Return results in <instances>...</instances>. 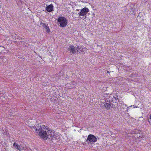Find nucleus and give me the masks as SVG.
Here are the masks:
<instances>
[{"label":"nucleus","mask_w":151,"mask_h":151,"mask_svg":"<svg viewBox=\"0 0 151 151\" xmlns=\"http://www.w3.org/2000/svg\"><path fill=\"white\" fill-rule=\"evenodd\" d=\"M32 129L35 130V132L40 138L44 140L47 139L49 136L50 137L51 139L55 134L54 131L51 130L48 126L42 125L33 127Z\"/></svg>","instance_id":"f257e3e1"},{"label":"nucleus","mask_w":151,"mask_h":151,"mask_svg":"<svg viewBox=\"0 0 151 151\" xmlns=\"http://www.w3.org/2000/svg\"><path fill=\"white\" fill-rule=\"evenodd\" d=\"M113 96V95H109L108 98L105 99V101L106 104H104V106L107 110L116 107L115 105L111 103V100Z\"/></svg>","instance_id":"f03ea898"},{"label":"nucleus","mask_w":151,"mask_h":151,"mask_svg":"<svg viewBox=\"0 0 151 151\" xmlns=\"http://www.w3.org/2000/svg\"><path fill=\"white\" fill-rule=\"evenodd\" d=\"M56 20L57 22V24L58 25H59V26L61 27H65L68 24L67 19L65 17H59Z\"/></svg>","instance_id":"7ed1b4c3"},{"label":"nucleus","mask_w":151,"mask_h":151,"mask_svg":"<svg viewBox=\"0 0 151 151\" xmlns=\"http://www.w3.org/2000/svg\"><path fill=\"white\" fill-rule=\"evenodd\" d=\"M89 12L88 9L86 7H84L81 10V11L78 13L79 16L85 17L84 19L86 18V15Z\"/></svg>","instance_id":"20e7f679"},{"label":"nucleus","mask_w":151,"mask_h":151,"mask_svg":"<svg viewBox=\"0 0 151 151\" xmlns=\"http://www.w3.org/2000/svg\"><path fill=\"white\" fill-rule=\"evenodd\" d=\"M97 138L93 135L90 134L86 140V142L88 143V142H90L94 143L97 141Z\"/></svg>","instance_id":"39448f33"},{"label":"nucleus","mask_w":151,"mask_h":151,"mask_svg":"<svg viewBox=\"0 0 151 151\" xmlns=\"http://www.w3.org/2000/svg\"><path fill=\"white\" fill-rule=\"evenodd\" d=\"M77 49L76 47L73 45H70L69 46V48H68V50L70 51V52L73 54L76 52Z\"/></svg>","instance_id":"423d86ee"},{"label":"nucleus","mask_w":151,"mask_h":151,"mask_svg":"<svg viewBox=\"0 0 151 151\" xmlns=\"http://www.w3.org/2000/svg\"><path fill=\"white\" fill-rule=\"evenodd\" d=\"M13 146L16 149L19 150V151H22V147L21 145H19L16 142H14L13 145Z\"/></svg>","instance_id":"0eeeda50"},{"label":"nucleus","mask_w":151,"mask_h":151,"mask_svg":"<svg viewBox=\"0 0 151 151\" xmlns=\"http://www.w3.org/2000/svg\"><path fill=\"white\" fill-rule=\"evenodd\" d=\"M53 5L51 4L46 6V9L47 12H50L53 11Z\"/></svg>","instance_id":"6e6552de"},{"label":"nucleus","mask_w":151,"mask_h":151,"mask_svg":"<svg viewBox=\"0 0 151 151\" xmlns=\"http://www.w3.org/2000/svg\"><path fill=\"white\" fill-rule=\"evenodd\" d=\"M16 0L17 2V4L18 6H20L24 3L21 0Z\"/></svg>","instance_id":"1a4fd4ad"},{"label":"nucleus","mask_w":151,"mask_h":151,"mask_svg":"<svg viewBox=\"0 0 151 151\" xmlns=\"http://www.w3.org/2000/svg\"><path fill=\"white\" fill-rule=\"evenodd\" d=\"M117 100L114 96L113 97L112 100H111V103H116Z\"/></svg>","instance_id":"9d476101"},{"label":"nucleus","mask_w":151,"mask_h":151,"mask_svg":"<svg viewBox=\"0 0 151 151\" xmlns=\"http://www.w3.org/2000/svg\"><path fill=\"white\" fill-rule=\"evenodd\" d=\"M40 25H42L43 27L45 28L48 25L47 24H46L45 23H42L41 21L40 22Z\"/></svg>","instance_id":"9b49d317"},{"label":"nucleus","mask_w":151,"mask_h":151,"mask_svg":"<svg viewBox=\"0 0 151 151\" xmlns=\"http://www.w3.org/2000/svg\"><path fill=\"white\" fill-rule=\"evenodd\" d=\"M58 137V135L56 134H54L52 136V138H51V140H53L55 139H56V138Z\"/></svg>","instance_id":"f8f14e48"},{"label":"nucleus","mask_w":151,"mask_h":151,"mask_svg":"<svg viewBox=\"0 0 151 151\" xmlns=\"http://www.w3.org/2000/svg\"><path fill=\"white\" fill-rule=\"evenodd\" d=\"M76 48L77 49L76 50L77 52H79V53H80V52L79 51V50L82 48V47L78 46L77 47H76Z\"/></svg>","instance_id":"ddd939ff"},{"label":"nucleus","mask_w":151,"mask_h":151,"mask_svg":"<svg viewBox=\"0 0 151 151\" xmlns=\"http://www.w3.org/2000/svg\"><path fill=\"white\" fill-rule=\"evenodd\" d=\"M129 7L130 8H129V11H130V12H131V11L133 12L134 11L135 9H134L133 8H132V6H131L130 7Z\"/></svg>","instance_id":"4468645a"},{"label":"nucleus","mask_w":151,"mask_h":151,"mask_svg":"<svg viewBox=\"0 0 151 151\" xmlns=\"http://www.w3.org/2000/svg\"><path fill=\"white\" fill-rule=\"evenodd\" d=\"M45 28L46 30V31L47 32L49 33L50 32V30L48 25H47V26L45 27Z\"/></svg>","instance_id":"2eb2a0df"},{"label":"nucleus","mask_w":151,"mask_h":151,"mask_svg":"<svg viewBox=\"0 0 151 151\" xmlns=\"http://www.w3.org/2000/svg\"><path fill=\"white\" fill-rule=\"evenodd\" d=\"M18 39L19 40H22L21 41V42H25V41H24V39L23 38H22L21 37H19V38H18Z\"/></svg>","instance_id":"dca6fc26"},{"label":"nucleus","mask_w":151,"mask_h":151,"mask_svg":"<svg viewBox=\"0 0 151 151\" xmlns=\"http://www.w3.org/2000/svg\"><path fill=\"white\" fill-rule=\"evenodd\" d=\"M144 136L142 135V136H139L138 137V139H140L141 138H144Z\"/></svg>","instance_id":"f3484780"},{"label":"nucleus","mask_w":151,"mask_h":151,"mask_svg":"<svg viewBox=\"0 0 151 151\" xmlns=\"http://www.w3.org/2000/svg\"><path fill=\"white\" fill-rule=\"evenodd\" d=\"M79 51L80 52V53H81V52H83V48L82 47V48Z\"/></svg>","instance_id":"a211bd4d"},{"label":"nucleus","mask_w":151,"mask_h":151,"mask_svg":"<svg viewBox=\"0 0 151 151\" xmlns=\"http://www.w3.org/2000/svg\"><path fill=\"white\" fill-rule=\"evenodd\" d=\"M148 122L150 123V122H151V120H150V118H149L148 119Z\"/></svg>","instance_id":"6ab92c4d"},{"label":"nucleus","mask_w":151,"mask_h":151,"mask_svg":"<svg viewBox=\"0 0 151 151\" xmlns=\"http://www.w3.org/2000/svg\"><path fill=\"white\" fill-rule=\"evenodd\" d=\"M79 11V9H76V11Z\"/></svg>","instance_id":"aec40b11"},{"label":"nucleus","mask_w":151,"mask_h":151,"mask_svg":"<svg viewBox=\"0 0 151 151\" xmlns=\"http://www.w3.org/2000/svg\"><path fill=\"white\" fill-rule=\"evenodd\" d=\"M150 119L151 121V114L150 115Z\"/></svg>","instance_id":"412c9836"},{"label":"nucleus","mask_w":151,"mask_h":151,"mask_svg":"<svg viewBox=\"0 0 151 151\" xmlns=\"http://www.w3.org/2000/svg\"><path fill=\"white\" fill-rule=\"evenodd\" d=\"M107 73H109V72L108 71H107Z\"/></svg>","instance_id":"4be33fe9"}]
</instances>
